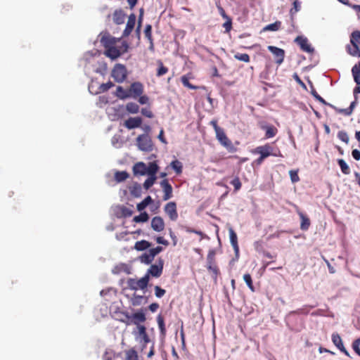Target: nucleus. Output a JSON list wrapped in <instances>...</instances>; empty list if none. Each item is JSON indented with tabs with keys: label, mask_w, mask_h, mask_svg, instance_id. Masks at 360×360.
<instances>
[{
	"label": "nucleus",
	"mask_w": 360,
	"mask_h": 360,
	"mask_svg": "<svg viewBox=\"0 0 360 360\" xmlns=\"http://www.w3.org/2000/svg\"><path fill=\"white\" fill-rule=\"evenodd\" d=\"M150 202H152L151 197L147 196L142 202L137 205V210L139 211L144 210Z\"/></svg>",
	"instance_id": "nucleus-43"
},
{
	"label": "nucleus",
	"mask_w": 360,
	"mask_h": 360,
	"mask_svg": "<svg viewBox=\"0 0 360 360\" xmlns=\"http://www.w3.org/2000/svg\"><path fill=\"white\" fill-rule=\"evenodd\" d=\"M149 98L146 95H141L139 96V102L140 104L143 105L148 103Z\"/></svg>",
	"instance_id": "nucleus-61"
},
{
	"label": "nucleus",
	"mask_w": 360,
	"mask_h": 360,
	"mask_svg": "<svg viewBox=\"0 0 360 360\" xmlns=\"http://www.w3.org/2000/svg\"><path fill=\"white\" fill-rule=\"evenodd\" d=\"M289 174L290 176V179L292 183H295L300 181V177L298 176L297 172L295 170H290L289 172Z\"/></svg>",
	"instance_id": "nucleus-59"
},
{
	"label": "nucleus",
	"mask_w": 360,
	"mask_h": 360,
	"mask_svg": "<svg viewBox=\"0 0 360 360\" xmlns=\"http://www.w3.org/2000/svg\"><path fill=\"white\" fill-rule=\"evenodd\" d=\"M125 359L139 360L137 352L134 348L125 351Z\"/></svg>",
	"instance_id": "nucleus-31"
},
{
	"label": "nucleus",
	"mask_w": 360,
	"mask_h": 360,
	"mask_svg": "<svg viewBox=\"0 0 360 360\" xmlns=\"http://www.w3.org/2000/svg\"><path fill=\"white\" fill-rule=\"evenodd\" d=\"M207 268L209 271H212L216 276L219 274V270L216 264V263L213 264H207Z\"/></svg>",
	"instance_id": "nucleus-55"
},
{
	"label": "nucleus",
	"mask_w": 360,
	"mask_h": 360,
	"mask_svg": "<svg viewBox=\"0 0 360 360\" xmlns=\"http://www.w3.org/2000/svg\"><path fill=\"white\" fill-rule=\"evenodd\" d=\"M332 341L333 343L338 348L340 349L342 346H344L341 337L338 333H333L332 334Z\"/></svg>",
	"instance_id": "nucleus-37"
},
{
	"label": "nucleus",
	"mask_w": 360,
	"mask_h": 360,
	"mask_svg": "<svg viewBox=\"0 0 360 360\" xmlns=\"http://www.w3.org/2000/svg\"><path fill=\"white\" fill-rule=\"evenodd\" d=\"M148 283V276H144L139 279L130 278L127 280L128 287L133 290H145L147 288Z\"/></svg>",
	"instance_id": "nucleus-3"
},
{
	"label": "nucleus",
	"mask_w": 360,
	"mask_h": 360,
	"mask_svg": "<svg viewBox=\"0 0 360 360\" xmlns=\"http://www.w3.org/2000/svg\"><path fill=\"white\" fill-rule=\"evenodd\" d=\"M144 91V87L142 83L140 82H133L129 89V94L130 97L136 98L143 94Z\"/></svg>",
	"instance_id": "nucleus-9"
},
{
	"label": "nucleus",
	"mask_w": 360,
	"mask_h": 360,
	"mask_svg": "<svg viewBox=\"0 0 360 360\" xmlns=\"http://www.w3.org/2000/svg\"><path fill=\"white\" fill-rule=\"evenodd\" d=\"M156 63L158 66V68L157 69V72H156L157 77H160L168 72V71H169L168 68L164 65V64L161 60H158L156 61Z\"/></svg>",
	"instance_id": "nucleus-25"
},
{
	"label": "nucleus",
	"mask_w": 360,
	"mask_h": 360,
	"mask_svg": "<svg viewBox=\"0 0 360 360\" xmlns=\"http://www.w3.org/2000/svg\"><path fill=\"white\" fill-rule=\"evenodd\" d=\"M151 227L157 232L163 231L165 229V222L162 218L160 217H154L151 220Z\"/></svg>",
	"instance_id": "nucleus-17"
},
{
	"label": "nucleus",
	"mask_w": 360,
	"mask_h": 360,
	"mask_svg": "<svg viewBox=\"0 0 360 360\" xmlns=\"http://www.w3.org/2000/svg\"><path fill=\"white\" fill-rule=\"evenodd\" d=\"M229 231L231 243L234 249V251L236 254H238L239 252V246L238 244L237 235L232 228H230Z\"/></svg>",
	"instance_id": "nucleus-22"
},
{
	"label": "nucleus",
	"mask_w": 360,
	"mask_h": 360,
	"mask_svg": "<svg viewBox=\"0 0 360 360\" xmlns=\"http://www.w3.org/2000/svg\"><path fill=\"white\" fill-rule=\"evenodd\" d=\"M129 176V174L126 171L116 172L115 174V179L117 182H122L128 179Z\"/></svg>",
	"instance_id": "nucleus-33"
},
{
	"label": "nucleus",
	"mask_w": 360,
	"mask_h": 360,
	"mask_svg": "<svg viewBox=\"0 0 360 360\" xmlns=\"http://www.w3.org/2000/svg\"><path fill=\"white\" fill-rule=\"evenodd\" d=\"M133 172L134 175H145L147 172L146 165L142 162L136 163L133 167Z\"/></svg>",
	"instance_id": "nucleus-21"
},
{
	"label": "nucleus",
	"mask_w": 360,
	"mask_h": 360,
	"mask_svg": "<svg viewBox=\"0 0 360 360\" xmlns=\"http://www.w3.org/2000/svg\"><path fill=\"white\" fill-rule=\"evenodd\" d=\"M115 96L120 99L124 100L130 97L129 89L125 90L122 86H118L116 89Z\"/></svg>",
	"instance_id": "nucleus-26"
},
{
	"label": "nucleus",
	"mask_w": 360,
	"mask_h": 360,
	"mask_svg": "<svg viewBox=\"0 0 360 360\" xmlns=\"http://www.w3.org/2000/svg\"><path fill=\"white\" fill-rule=\"evenodd\" d=\"M338 138L347 144L349 143V139L347 133L345 131H340L338 133Z\"/></svg>",
	"instance_id": "nucleus-52"
},
{
	"label": "nucleus",
	"mask_w": 360,
	"mask_h": 360,
	"mask_svg": "<svg viewBox=\"0 0 360 360\" xmlns=\"http://www.w3.org/2000/svg\"><path fill=\"white\" fill-rule=\"evenodd\" d=\"M156 242L159 244H162V245H164L165 246H167L169 245V242L165 240L163 237L162 236H158L156 238Z\"/></svg>",
	"instance_id": "nucleus-62"
},
{
	"label": "nucleus",
	"mask_w": 360,
	"mask_h": 360,
	"mask_svg": "<svg viewBox=\"0 0 360 360\" xmlns=\"http://www.w3.org/2000/svg\"><path fill=\"white\" fill-rule=\"evenodd\" d=\"M142 188L138 183H135L130 188V191L132 195L135 197H139L141 194Z\"/></svg>",
	"instance_id": "nucleus-38"
},
{
	"label": "nucleus",
	"mask_w": 360,
	"mask_h": 360,
	"mask_svg": "<svg viewBox=\"0 0 360 360\" xmlns=\"http://www.w3.org/2000/svg\"><path fill=\"white\" fill-rule=\"evenodd\" d=\"M123 314L126 316V320H122V322L126 325L134 324L139 326H145L143 323L146 321V314L143 309L138 310L132 314H129L127 312H124Z\"/></svg>",
	"instance_id": "nucleus-2"
},
{
	"label": "nucleus",
	"mask_w": 360,
	"mask_h": 360,
	"mask_svg": "<svg viewBox=\"0 0 360 360\" xmlns=\"http://www.w3.org/2000/svg\"><path fill=\"white\" fill-rule=\"evenodd\" d=\"M191 77L188 75H183L181 77V81L183 85L190 89H197L198 87L190 83L189 79Z\"/></svg>",
	"instance_id": "nucleus-34"
},
{
	"label": "nucleus",
	"mask_w": 360,
	"mask_h": 360,
	"mask_svg": "<svg viewBox=\"0 0 360 360\" xmlns=\"http://www.w3.org/2000/svg\"><path fill=\"white\" fill-rule=\"evenodd\" d=\"M354 80L357 84H360V62L352 69Z\"/></svg>",
	"instance_id": "nucleus-30"
},
{
	"label": "nucleus",
	"mask_w": 360,
	"mask_h": 360,
	"mask_svg": "<svg viewBox=\"0 0 360 360\" xmlns=\"http://www.w3.org/2000/svg\"><path fill=\"white\" fill-rule=\"evenodd\" d=\"M356 105V101H352L347 108H334L335 111L340 114L348 116L352 114L354 108Z\"/></svg>",
	"instance_id": "nucleus-23"
},
{
	"label": "nucleus",
	"mask_w": 360,
	"mask_h": 360,
	"mask_svg": "<svg viewBox=\"0 0 360 360\" xmlns=\"http://www.w3.org/2000/svg\"><path fill=\"white\" fill-rule=\"evenodd\" d=\"M360 338L354 340L352 343V349L354 351L360 356Z\"/></svg>",
	"instance_id": "nucleus-58"
},
{
	"label": "nucleus",
	"mask_w": 360,
	"mask_h": 360,
	"mask_svg": "<svg viewBox=\"0 0 360 360\" xmlns=\"http://www.w3.org/2000/svg\"><path fill=\"white\" fill-rule=\"evenodd\" d=\"M142 123V119L139 117H129L124 122V125L129 129L139 127Z\"/></svg>",
	"instance_id": "nucleus-18"
},
{
	"label": "nucleus",
	"mask_w": 360,
	"mask_h": 360,
	"mask_svg": "<svg viewBox=\"0 0 360 360\" xmlns=\"http://www.w3.org/2000/svg\"><path fill=\"white\" fill-rule=\"evenodd\" d=\"M353 158L356 160H360V151L357 149H354L352 152Z\"/></svg>",
	"instance_id": "nucleus-64"
},
{
	"label": "nucleus",
	"mask_w": 360,
	"mask_h": 360,
	"mask_svg": "<svg viewBox=\"0 0 360 360\" xmlns=\"http://www.w3.org/2000/svg\"><path fill=\"white\" fill-rule=\"evenodd\" d=\"M350 42L352 45H360V31H354L350 37Z\"/></svg>",
	"instance_id": "nucleus-35"
},
{
	"label": "nucleus",
	"mask_w": 360,
	"mask_h": 360,
	"mask_svg": "<svg viewBox=\"0 0 360 360\" xmlns=\"http://www.w3.org/2000/svg\"><path fill=\"white\" fill-rule=\"evenodd\" d=\"M301 8V4L299 1L295 0L292 3V8L290 11V13L291 16H293L297 12H298Z\"/></svg>",
	"instance_id": "nucleus-50"
},
{
	"label": "nucleus",
	"mask_w": 360,
	"mask_h": 360,
	"mask_svg": "<svg viewBox=\"0 0 360 360\" xmlns=\"http://www.w3.org/2000/svg\"><path fill=\"white\" fill-rule=\"evenodd\" d=\"M116 42V39L110 35L103 36L101 39V43L105 48L104 54L112 60L117 59L127 52L129 47L126 42H123L121 46L117 47Z\"/></svg>",
	"instance_id": "nucleus-1"
},
{
	"label": "nucleus",
	"mask_w": 360,
	"mask_h": 360,
	"mask_svg": "<svg viewBox=\"0 0 360 360\" xmlns=\"http://www.w3.org/2000/svg\"><path fill=\"white\" fill-rule=\"evenodd\" d=\"M272 146L269 143H266L264 146H260L255 148L252 153L255 154H259L261 157L266 158L272 155Z\"/></svg>",
	"instance_id": "nucleus-11"
},
{
	"label": "nucleus",
	"mask_w": 360,
	"mask_h": 360,
	"mask_svg": "<svg viewBox=\"0 0 360 360\" xmlns=\"http://www.w3.org/2000/svg\"><path fill=\"white\" fill-rule=\"evenodd\" d=\"M295 42L297 43L300 49L307 53H313L314 49L308 43V39L302 36H298L295 39Z\"/></svg>",
	"instance_id": "nucleus-13"
},
{
	"label": "nucleus",
	"mask_w": 360,
	"mask_h": 360,
	"mask_svg": "<svg viewBox=\"0 0 360 360\" xmlns=\"http://www.w3.org/2000/svg\"><path fill=\"white\" fill-rule=\"evenodd\" d=\"M223 27L225 29L226 32H229L232 29V20L230 17L226 18V22L223 24Z\"/></svg>",
	"instance_id": "nucleus-56"
},
{
	"label": "nucleus",
	"mask_w": 360,
	"mask_h": 360,
	"mask_svg": "<svg viewBox=\"0 0 360 360\" xmlns=\"http://www.w3.org/2000/svg\"><path fill=\"white\" fill-rule=\"evenodd\" d=\"M243 280L246 283L247 285L252 292L255 291V287L252 283L251 275L250 274H245L243 276Z\"/></svg>",
	"instance_id": "nucleus-47"
},
{
	"label": "nucleus",
	"mask_w": 360,
	"mask_h": 360,
	"mask_svg": "<svg viewBox=\"0 0 360 360\" xmlns=\"http://www.w3.org/2000/svg\"><path fill=\"white\" fill-rule=\"evenodd\" d=\"M268 50L274 56L276 63L280 65L284 60L285 51L274 46H269Z\"/></svg>",
	"instance_id": "nucleus-10"
},
{
	"label": "nucleus",
	"mask_w": 360,
	"mask_h": 360,
	"mask_svg": "<svg viewBox=\"0 0 360 360\" xmlns=\"http://www.w3.org/2000/svg\"><path fill=\"white\" fill-rule=\"evenodd\" d=\"M163 248L161 246H157L155 248L150 249L148 252L150 256L154 259L155 257L162 251Z\"/></svg>",
	"instance_id": "nucleus-53"
},
{
	"label": "nucleus",
	"mask_w": 360,
	"mask_h": 360,
	"mask_svg": "<svg viewBox=\"0 0 360 360\" xmlns=\"http://www.w3.org/2000/svg\"><path fill=\"white\" fill-rule=\"evenodd\" d=\"M294 79L301 86L306 87L304 83L302 82V80L300 79V77L298 76L297 73H294L293 75Z\"/></svg>",
	"instance_id": "nucleus-63"
},
{
	"label": "nucleus",
	"mask_w": 360,
	"mask_h": 360,
	"mask_svg": "<svg viewBox=\"0 0 360 360\" xmlns=\"http://www.w3.org/2000/svg\"><path fill=\"white\" fill-rule=\"evenodd\" d=\"M216 251L214 249L210 250L207 256V264H213L215 262Z\"/></svg>",
	"instance_id": "nucleus-51"
},
{
	"label": "nucleus",
	"mask_w": 360,
	"mask_h": 360,
	"mask_svg": "<svg viewBox=\"0 0 360 360\" xmlns=\"http://www.w3.org/2000/svg\"><path fill=\"white\" fill-rule=\"evenodd\" d=\"M141 114L148 118H152L153 117V113L149 108H142Z\"/></svg>",
	"instance_id": "nucleus-60"
},
{
	"label": "nucleus",
	"mask_w": 360,
	"mask_h": 360,
	"mask_svg": "<svg viewBox=\"0 0 360 360\" xmlns=\"http://www.w3.org/2000/svg\"><path fill=\"white\" fill-rule=\"evenodd\" d=\"M171 167L175 171L176 174L182 173L183 165L182 163L178 160H174L170 163Z\"/></svg>",
	"instance_id": "nucleus-32"
},
{
	"label": "nucleus",
	"mask_w": 360,
	"mask_h": 360,
	"mask_svg": "<svg viewBox=\"0 0 360 360\" xmlns=\"http://www.w3.org/2000/svg\"><path fill=\"white\" fill-rule=\"evenodd\" d=\"M348 53L354 57H360V49L359 46L352 45L347 46Z\"/></svg>",
	"instance_id": "nucleus-36"
},
{
	"label": "nucleus",
	"mask_w": 360,
	"mask_h": 360,
	"mask_svg": "<svg viewBox=\"0 0 360 360\" xmlns=\"http://www.w3.org/2000/svg\"><path fill=\"white\" fill-rule=\"evenodd\" d=\"M297 213L298 214L300 219H301V224H300V229L302 231H307L309 229L311 222L309 217L305 215L304 213H302L298 208L297 210Z\"/></svg>",
	"instance_id": "nucleus-19"
},
{
	"label": "nucleus",
	"mask_w": 360,
	"mask_h": 360,
	"mask_svg": "<svg viewBox=\"0 0 360 360\" xmlns=\"http://www.w3.org/2000/svg\"><path fill=\"white\" fill-rule=\"evenodd\" d=\"M113 86L114 84L110 81L108 82L107 83H103L100 85L98 88L99 91L96 94L106 92Z\"/></svg>",
	"instance_id": "nucleus-45"
},
{
	"label": "nucleus",
	"mask_w": 360,
	"mask_h": 360,
	"mask_svg": "<svg viewBox=\"0 0 360 360\" xmlns=\"http://www.w3.org/2000/svg\"><path fill=\"white\" fill-rule=\"evenodd\" d=\"M139 259L141 262L144 263L146 264H149L153 261V258L150 256L148 252H146L143 254H142L139 257Z\"/></svg>",
	"instance_id": "nucleus-48"
},
{
	"label": "nucleus",
	"mask_w": 360,
	"mask_h": 360,
	"mask_svg": "<svg viewBox=\"0 0 360 360\" xmlns=\"http://www.w3.org/2000/svg\"><path fill=\"white\" fill-rule=\"evenodd\" d=\"M151 246V243L147 240H142L137 241L134 245V248L138 251H143Z\"/></svg>",
	"instance_id": "nucleus-28"
},
{
	"label": "nucleus",
	"mask_w": 360,
	"mask_h": 360,
	"mask_svg": "<svg viewBox=\"0 0 360 360\" xmlns=\"http://www.w3.org/2000/svg\"><path fill=\"white\" fill-rule=\"evenodd\" d=\"M165 212L172 221H176L178 218L176 204L174 202H169L165 206Z\"/></svg>",
	"instance_id": "nucleus-12"
},
{
	"label": "nucleus",
	"mask_w": 360,
	"mask_h": 360,
	"mask_svg": "<svg viewBox=\"0 0 360 360\" xmlns=\"http://www.w3.org/2000/svg\"><path fill=\"white\" fill-rule=\"evenodd\" d=\"M338 162L343 174H349L350 173V169L344 160L339 159Z\"/></svg>",
	"instance_id": "nucleus-41"
},
{
	"label": "nucleus",
	"mask_w": 360,
	"mask_h": 360,
	"mask_svg": "<svg viewBox=\"0 0 360 360\" xmlns=\"http://www.w3.org/2000/svg\"><path fill=\"white\" fill-rule=\"evenodd\" d=\"M156 179L157 176H149L143 183V188L148 190L155 183Z\"/></svg>",
	"instance_id": "nucleus-44"
},
{
	"label": "nucleus",
	"mask_w": 360,
	"mask_h": 360,
	"mask_svg": "<svg viewBox=\"0 0 360 360\" xmlns=\"http://www.w3.org/2000/svg\"><path fill=\"white\" fill-rule=\"evenodd\" d=\"M157 322L160 331V334L164 338L166 335V328L165 325L164 317L161 314H159L157 316Z\"/></svg>",
	"instance_id": "nucleus-29"
},
{
	"label": "nucleus",
	"mask_w": 360,
	"mask_h": 360,
	"mask_svg": "<svg viewBox=\"0 0 360 360\" xmlns=\"http://www.w3.org/2000/svg\"><path fill=\"white\" fill-rule=\"evenodd\" d=\"M132 333L135 336L136 340L139 343H145V345H147L150 342L146 326L136 327V329L133 330Z\"/></svg>",
	"instance_id": "nucleus-6"
},
{
	"label": "nucleus",
	"mask_w": 360,
	"mask_h": 360,
	"mask_svg": "<svg viewBox=\"0 0 360 360\" xmlns=\"http://www.w3.org/2000/svg\"><path fill=\"white\" fill-rule=\"evenodd\" d=\"M259 127L266 131L265 137L266 139L272 138L278 133V129L274 125H266L264 122H259Z\"/></svg>",
	"instance_id": "nucleus-15"
},
{
	"label": "nucleus",
	"mask_w": 360,
	"mask_h": 360,
	"mask_svg": "<svg viewBox=\"0 0 360 360\" xmlns=\"http://www.w3.org/2000/svg\"><path fill=\"white\" fill-rule=\"evenodd\" d=\"M216 138L219 142L224 146L229 152L233 153L236 151V148L233 146L231 141L227 137L224 130L221 129L216 132Z\"/></svg>",
	"instance_id": "nucleus-5"
},
{
	"label": "nucleus",
	"mask_w": 360,
	"mask_h": 360,
	"mask_svg": "<svg viewBox=\"0 0 360 360\" xmlns=\"http://www.w3.org/2000/svg\"><path fill=\"white\" fill-rule=\"evenodd\" d=\"M160 186L162 188V191L164 193L163 200H167L172 198V186L169 183L167 179H164L160 182Z\"/></svg>",
	"instance_id": "nucleus-14"
},
{
	"label": "nucleus",
	"mask_w": 360,
	"mask_h": 360,
	"mask_svg": "<svg viewBox=\"0 0 360 360\" xmlns=\"http://www.w3.org/2000/svg\"><path fill=\"white\" fill-rule=\"evenodd\" d=\"M234 58L245 63H249L250 60V56L248 53H237L234 55Z\"/></svg>",
	"instance_id": "nucleus-49"
},
{
	"label": "nucleus",
	"mask_w": 360,
	"mask_h": 360,
	"mask_svg": "<svg viewBox=\"0 0 360 360\" xmlns=\"http://www.w3.org/2000/svg\"><path fill=\"white\" fill-rule=\"evenodd\" d=\"M145 37L147 38L150 43L149 50L152 52L155 51L153 39L152 36V26L150 25H146L144 30Z\"/></svg>",
	"instance_id": "nucleus-20"
},
{
	"label": "nucleus",
	"mask_w": 360,
	"mask_h": 360,
	"mask_svg": "<svg viewBox=\"0 0 360 360\" xmlns=\"http://www.w3.org/2000/svg\"><path fill=\"white\" fill-rule=\"evenodd\" d=\"M159 167L156 162H149L148 165L146 166L147 172L146 174L148 176H156V173L158 172Z\"/></svg>",
	"instance_id": "nucleus-27"
},
{
	"label": "nucleus",
	"mask_w": 360,
	"mask_h": 360,
	"mask_svg": "<svg viewBox=\"0 0 360 360\" xmlns=\"http://www.w3.org/2000/svg\"><path fill=\"white\" fill-rule=\"evenodd\" d=\"M136 22V15L132 13L129 16L126 27L123 32L122 37H128L132 32Z\"/></svg>",
	"instance_id": "nucleus-16"
},
{
	"label": "nucleus",
	"mask_w": 360,
	"mask_h": 360,
	"mask_svg": "<svg viewBox=\"0 0 360 360\" xmlns=\"http://www.w3.org/2000/svg\"><path fill=\"white\" fill-rule=\"evenodd\" d=\"M148 219H149L148 214L146 212H141L138 216H135L134 218V221L137 223L146 222L148 220Z\"/></svg>",
	"instance_id": "nucleus-46"
},
{
	"label": "nucleus",
	"mask_w": 360,
	"mask_h": 360,
	"mask_svg": "<svg viewBox=\"0 0 360 360\" xmlns=\"http://www.w3.org/2000/svg\"><path fill=\"white\" fill-rule=\"evenodd\" d=\"M112 77L118 82H123L127 77V70L126 67L122 64H117L112 70Z\"/></svg>",
	"instance_id": "nucleus-4"
},
{
	"label": "nucleus",
	"mask_w": 360,
	"mask_h": 360,
	"mask_svg": "<svg viewBox=\"0 0 360 360\" xmlns=\"http://www.w3.org/2000/svg\"><path fill=\"white\" fill-rule=\"evenodd\" d=\"M166 293L165 290L161 288L160 286L156 285L155 286V295L157 297H162L165 295Z\"/></svg>",
	"instance_id": "nucleus-57"
},
{
	"label": "nucleus",
	"mask_w": 360,
	"mask_h": 360,
	"mask_svg": "<svg viewBox=\"0 0 360 360\" xmlns=\"http://www.w3.org/2000/svg\"><path fill=\"white\" fill-rule=\"evenodd\" d=\"M230 184L233 186L234 191H238L240 189L242 186V184L240 182V180L239 177L236 176L231 182Z\"/></svg>",
	"instance_id": "nucleus-54"
},
{
	"label": "nucleus",
	"mask_w": 360,
	"mask_h": 360,
	"mask_svg": "<svg viewBox=\"0 0 360 360\" xmlns=\"http://www.w3.org/2000/svg\"><path fill=\"white\" fill-rule=\"evenodd\" d=\"M139 148L143 151H150L153 149V143L150 138L146 134L139 135L137 139Z\"/></svg>",
	"instance_id": "nucleus-8"
},
{
	"label": "nucleus",
	"mask_w": 360,
	"mask_h": 360,
	"mask_svg": "<svg viewBox=\"0 0 360 360\" xmlns=\"http://www.w3.org/2000/svg\"><path fill=\"white\" fill-rule=\"evenodd\" d=\"M144 297L142 295H138L136 294H134L132 297L131 298V304L133 306H139L142 304L143 300Z\"/></svg>",
	"instance_id": "nucleus-42"
},
{
	"label": "nucleus",
	"mask_w": 360,
	"mask_h": 360,
	"mask_svg": "<svg viewBox=\"0 0 360 360\" xmlns=\"http://www.w3.org/2000/svg\"><path fill=\"white\" fill-rule=\"evenodd\" d=\"M126 110L130 113L135 114V113L139 112V106L134 102H130L127 104Z\"/></svg>",
	"instance_id": "nucleus-40"
},
{
	"label": "nucleus",
	"mask_w": 360,
	"mask_h": 360,
	"mask_svg": "<svg viewBox=\"0 0 360 360\" xmlns=\"http://www.w3.org/2000/svg\"><path fill=\"white\" fill-rule=\"evenodd\" d=\"M113 21L117 24L120 25L124 23L125 14L122 10H116L113 13Z\"/></svg>",
	"instance_id": "nucleus-24"
},
{
	"label": "nucleus",
	"mask_w": 360,
	"mask_h": 360,
	"mask_svg": "<svg viewBox=\"0 0 360 360\" xmlns=\"http://www.w3.org/2000/svg\"><path fill=\"white\" fill-rule=\"evenodd\" d=\"M164 261L162 259H159L158 264H152L148 269L147 273L145 276H148V280L150 281V276L159 278L163 271Z\"/></svg>",
	"instance_id": "nucleus-7"
},
{
	"label": "nucleus",
	"mask_w": 360,
	"mask_h": 360,
	"mask_svg": "<svg viewBox=\"0 0 360 360\" xmlns=\"http://www.w3.org/2000/svg\"><path fill=\"white\" fill-rule=\"evenodd\" d=\"M281 22L280 21H276L274 23L267 25L264 27V31H277L281 28Z\"/></svg>",
	"instance_id": "nucleus-39"
}]
</instances>
